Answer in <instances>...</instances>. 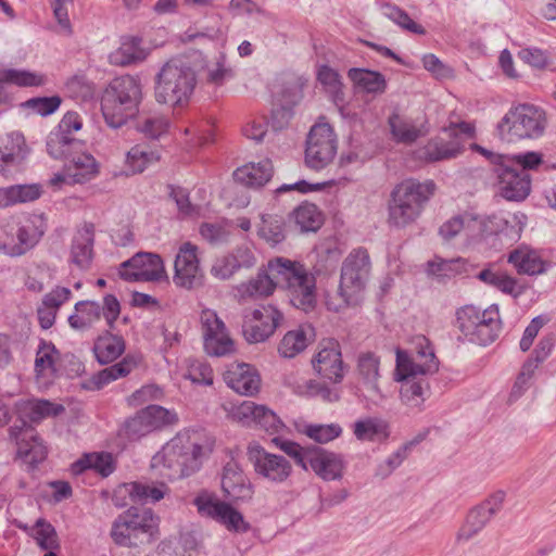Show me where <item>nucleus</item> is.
<instances>
[{"label":"nucleus","instance_id":"4be33fe9","mask_svg":"<svg viewBox=\"0 0 556 556\" xmlns=\"http://www.w3.org/2000/svg\"><path fill=\"white\" fill-rule=\"evenodd\" d=\"M314 371L323 379L339 383L344 377V363L340 344L336 340H324L319 343L312 358Z\"/></svg>","mask_w":556,"mask_h":556},{"label":"nucleus","instance_id":"412c9836","mask_svg":"<svg viewBox=\"0 0 556 556\" xmlns=\"http://www.w3.org/2000/svg\"><path fill=\"white\" fill-rule=\"evenodd\" d=\"M119 276L127 281H160L167 278L162 257L154 253H137L124 262Z\"/></svg>","mask_w":556,"mask_h":556},{"label":"nucleus","instance_id":"58836bf2","mask_svg":"<svg viewBox=\"0 0 556 556\" xmlns=\"http://www.w3.org/2000/svg\"><path fill=\"white\" fill-rule=\"evenodd\" d=\"M508 263H510L520 275L534 276L543 274L546 270V263L538 252L526 247L509 252Z\"/></svg>","mask_w":556,"mask_h":556},{"label":"nucleus","instance_id":"a878e982","mask_svg":"<svg viewBox=\"0 0 556 556\" xmlns=\"http://www.w3.org/2000/svg\"><path fill=\"white\" fill-rule=\"evenodd\" d=\"M306 466L324 480H336L342 477L344 462L342 457L333 452L323 448H312L306 454Z\"/></svg>","mask_w":556,"mask_h":556},{"label":"nucleus","instance_id":"603ef678","mask_svg":"<svg viewBox=\"0 0 556 556\" xmlns=\"http://www.w3.org/2000/svg\"><path fill=\"white\" fill-rule=\"evenodd\" d=\"M0 79L17 87H41L47 83V76L40 72L24 68L0 70Z\"/></svg>","mask_w":556,"mask_h":556},{"label":"nucleus","instance_id":"cd10ccee","mask_svg":"<svg viewBox=\"0 0 556 556\" xmlns=\"http://www.w3.org/2000/svg\"><path fill=\"white\" fill-rule=\"evenodd\" d=\"M131 513L134 526L132 539L137 540L138 546L150 544L159 536L160 518L150 508H128Z\"/></svg>","mask_w":556,"mask_h":556},{"label":"nucleus","instance_id":"0e129e2a","mask_svg":"<svg viewBox=\"0 0 556 556\" xmlns=\"http://www.w3.org/2000/svg\"><path fill=\"white\" fill-rule=\"evenodd\" d=\"M555 334L549 333L546 336H543L538 344L535 345L534 350L532 351L531 355L528 357V359L525 362L527 364L528 368L536 370V368L545 362L548 356L552 354L554 348H555Z\"/></svg>","mask_w":556,"mask_h":556},{"label":"nucleus","instance_id":"dca6fc26","mask_svg":"<svg viewBox=\"0 0 556 556\" xmlns=\"http://www.w3.org/2000/svg\"><path fill=\"white\" fill-rule=\"evenodd\" d=\"M445 132L452 139L450 142L433 139L420 151L419 157L426 161H441L457 156L465 143L473 139L475 127L469 123L451 124Z\"/></svg>","mask_w":556,"mask_h":556},{"label":"nucleus","instance_id":"e2e57ef3","mask_svg":"<svg viewBox=\"0 0 556 556\" xmlns=\"http://www.w3.org/2000/svg\"><path fill=\"white\" fill-rule=\"evenodd\" d=\"M199 233L210 243L225 241L230 235V224L227 220L207 222L199 227Z\"/></svg>","mask_w":556,"mask_h":556},{"label":"nucleus","instance_id":"c756f323","mask_svg":"<svg viewBox=\"0 0 556 556\" xmlns=\"http://www.w3.org/2000/svg\"><path fill=\"white\" fill-rule=\"evenodd\" d=\"M94 226L84 224L76 232L72 248L71 262L81 269L91 266L93 260Z\"/></svg>","mask_w":556,"mask_h":556},{"label":"nucleus","instance_id":"2eb2a0df","mask_svg":"<svg viewBox=\"0 0 556 556\" xmlns=\"http://www.w3.org/2000/svg\"><path fill=\"white\" fill-rule=\"evenodd\" d=\"M337 154V137L330 124L319 121L308 134L305 162L308 167L321 169L332 162Z\"/></svg>","mask_w":556,"mask_h":556},{"label":"nucleus","instance_id":"423d86ee","mask_svg":"<svg viewBox=\"0 0 556 556\" xmlns=\"http://www.w3.org/2000/svg\"><path fill=\"white\" fill-rule=\"evenodd\" d=\"M197 84L194 72L179 60H170L155 78V100L172 106H185Z\"/></svg>","mask_w":556,"mask_h":556},{"label":"nucleus","instance_id":"9d476101","mask_svg":"<svg viewBox=\"0 0 556 556\" xmlns=\"http://www.w3.org/2000/svg\"><path fill=\"white\" fill-rule=\"evenodd\" d=\"M47 230L43 214L23 213L13 216L5 225L8 241L3 249L11 256H21L33 250Z\"/></svg>","mask_w":556,"mask_h":556},{"label":"nucleus","instance_id":"5fc2aeb1","mask_svg":"<svg viewBox=\"0 0 556 556\" xmlns=\"http://www.w3.org/2000/svg\"><path fill=\"white\" fill-rule=\"evenodd\" d=\"M416 376L408 377L406 379H399L395 375V379L397 381H402L401 386V400L402 402L410 407V408H419L425 402V390L428 388V384L424 379H415Z\"/></svg>","mask_w":556,"mask_h":556},{"label":"nucleus","instance_id":"2f4dec72","mask_svg":"<svg viewBox=\"0 0 556 556\" xmlns=\"http://www.w3.org/2000/svg\"><path fill=\"white\" fill-rule=\"evenodd\" d=\"M67 175L75 184L88 182L100 174V164L96 157L88 152H74L65 163Z\"/></svg>","mask_w":556,"mask_h":556},{"label":"nucleus","instance_id":"9b49d317","mask_svg":"<svg viewBox=\"0 0 556 556\" xmlns=\"http://www.w3.org/2000/svg\"><path fill=\"white\" fill-rule=\"evenodd\" d=\"M121 315V303L113 294L103 296L102 306L96 301H78L74 305L73 313L67 321L72 329L86 331L96 326L103 316L110 330L115 328V323Z\"/></svg>","mask_w":556,"mask_h":556},{"label":"nucleus","instance_id":"69168bd1","mask_svg":"<svg viewBox=\"0 0 556 556\" xmlns=\"http://www.w3.org/2000/svg\"><path fill=\"white\" fill-rule=\"evenodd\" d=\"M287 382L290 387H292L294 392L300 395H320L324 400L327 401H331L332 397L337 399V394H333L330 390L312 379L303 380L302 382L295 380L292 381V377L290 376Z\"/></svg>","mask_w":556,"mask_h":556},{"label":"nucleus","instance_id":"e433bc0d","mask_svg":"<svg viewBox=\"0 0 556 556\" xmlns=\"http://www.w3.org/2000/svg\"><path fill=\"white\" fill-rule=\"evenodd\" d=\"M0 173L7 174L25 156V140L18 132H12L0 140Z\"/></svg>","mask_w":556,"mask_h":556},{"label":"nucleus","instance_id":"a19ab883","mask_svg":"<svg viewBox=\"0 0 556 556\" xmlns=\"http://www.w3.org/2000/svg\"><path fill=\"white\" fill-rule=\"evenodd\" d=\"M462 229H465L471 236L482 239L485 229L484 219L473 214H465L462 217L451 218L440 227V235L445 240H450Z\"/></svg>","mask_w":556,"mask_h":556},{"label":"nucleus","instance_id":"4468645a","mask_svg":"<svg viewBox=\"0 0 556 556\" xmlns=\"http://www.w3.org/2000/svg\"><path fill=\"white\" fill-rule=\"evenodd\" d=\"M173 282L185 290H194L204 285L199 247L190 241L182 242L174 261Z\"/></svg>","mask_w":556,"mask_h":556},{"label":"nucleus","instance_id":"473e14b6","mask_svg":"<svg viewBox=\"0 0 556 556\" xmlns=\"http://www.w3.org/2000/svg\"><path fill=\"white\" fill-rule=\"evenodd\" d=\"M457 323L460 331L470 341L484 343L485 311H481L473 305H466L457 312Z\"/></svg>","mask_w":556,"mask_h":556},{"label":"nucleus","instance_id":"4d7b16f0","mask_svg":"<svg viewBox=\"0 0 556 556\" xmlns=\"http://www.w3.org/2000/svg\"><path fill=\"white\" fill-rule=\"evenodd\" d=\"M486 522V508L479 505L472 508L460 529L457 533L458 542H467L473 539L480 531L483 530Z\"/></svg>","mask_w":556,"mask_h":556},{"label":"nucleus","instance_id":"680f3d73","mask_svg":"<svg viewBox=\"0 0 556 556\" xmlns=\"http://www.w3.org/2000/svg\"><path fill=\"white\" fill-rule=\"evenodd\" d=\"M428 271L438 277H452L468 273V269L464 258L443 260L438 257L428 263Z\"/></svg>","mask_w":556,"mask_h":556},{"label":"nucleus","instance_id":"ea45409f","mask_svg":"<svg viewBox=\"0 0 556 556\" xmlns=\"http://www.w3.org/2000/svg\"><path fill=\"white\" fill-rule=\"evenodd\" d=\"M185 143L190 148H201L215 141V119L212 116L192 121L184 129Z\"/></svg>","mask_w":556,"mask_h":556},{"label":"nucleus","instance_id":"7ed1b4c3","mask_svg":"<svg viewBox=\"0 0 556 556\" xmlns=\"http://www.w3.org/2000/svg\"><path fill=\"white\" fill-rule=\"evenodd\" d=\"M435 190L437 186L432 180L407 178L396 184L388 201V223L397 228L415 223Z\"/></svg>","mask_w":556,"mask_h":556},{"label":"nucleus","instance_id":"f704fd0d","mask_svg":"<svg viewBox=\"0 0 556 556\" xmlns=\"http://www.w3.org/2000/svg\"><path fill=\"white\" fill-rule=\"evenodd\" d=\"M17 455L28 465H36L47 457V447L34 429L27 427L21 430V438L17 440Z\"/></svg>","mask_w":556,"mask_h":556},{"label":"nucleus","instance_id":"c85d7f7f","mask_svg":"<svg viewBox=\"0 0 556 556\" xmlns=\"http://www.w3.org/2000/svg\"><path fill=\"white\" fill-rule=\"evenodd\" d=\"M314 340V328L308 324L299 325L283 334L278 344V353L283 358H293L304 352Z\"/></svg>","mask_w":556,"mask_h":556},{"label":"nucleus","instance_id":"bb28decb","mask_svg":"<svg viewBox=\"0 0 556 556\" xmlns=\"http://www.w3.org/2000/svg\"><path fill=\"white\" fill-rule=\"evenodd\" d=\"M61 358L60 353L51 342L41 341L35 358L37 382L48 387L56 377Z\"/></svg>","mask_w":556,"mask_h":556},{"label":"nucleus","instance_id":"37998d69","mask_svg":"<svg viewBox=\"0 0 556 556\" xmlns=\"http://www.w3.org/2000/svg\"><path fill=\"white\" fill-rule=\"evenodd\" d=\"M278 283L276 278L267 268V273H258L254 278L247 282H242L237 287L238 294L241 299H256L270 295Z\"/></svg>","mask_w":556,"mask_h":556},{"label":"nucleus","instance_id":"ddd939ff","mask_svg":"<svg viewBox=\"0 0 556 556\" xmlns=\"http://www.w3.org/2000/svg\"><path fill=\"white\" fill-rule=\"evenodd\" d=\"M285 317L278 307L271 304L260 305L245 311L242 334L249 343L267 341L282 324Z\"/></svg>","mask_w":556,"mask_h":556},{"label":"nucleus","instance_id":"774afa93","mask_svg":"<svg viewBox=\"0 0 556 556\" xmlns=\"http://www.w3.org/2000/svg\"><path fill=\"white\" fill-rule=\"evenodd\" d=\"M504 226L500 230L491 231L489 229V238L491 237V245L497 250L510 248L518 239L519 232L514 225L503 222Z\"/></svg>","mask_w":556,"mask_h":556},{"label":"nucleus","instance_id":"09e8293b","mask_svg":"<svg viewBox=\"0 0 556 556\" xmlns=\"http://www.w3.org/2000/svg\"><path fill=\"white\" fill-rule=\"evenodd\" d=\"M353 433L357 440L370 442L382 441L389 437L387 422L376 417L357 420L353 426Z\"/></svg>","mask_w":556,"mask_h":556},{"label":"nucleus","instance_id":"c03bdc74","mask_svg":"<svg viewBox=\"0 0 556 556\" xmlns=\"http://www.w3.org/2000/svg\"><path fill=\"white\" fill-rule=\"evenodd\" d=\"M92 350L99 363L110 364L124 353L125 341L122 337L108 331L97 338Z\"/></svg>","mask_w":556,"mask_h":556},{"label":"nucleus","instance_id":"b1692460","mask_svg":"<svg viewBox=\"0 0 556 556\" xmlns=\"http://www.w3.org/2000/svg\"><path fill=\"white\" fill-rule=\"evenodd\" d=\"M222 489L224 495L237 505L251 501L254 494L251 481L235 463L224 467Z\"/></svg>","mask_w":556,"mask_h":556},{"label":"nucleus","instance_id":"72a5a7b5","mask_svg":"<svg viewBox=\"0 0 556 556\" xmlns=\"http://www.w3.org/2000/svg\"><path fill=\"white\" fill-rule=\"evenodd\" d=\"M389 126L392 138L401 143H413L428 134V128L424 122H415L399 113L389 117Z\"/></svg>","mask_w":556,"mask_h":556},{"label":"nucleus","instance_id":"7c9ffc66","mask_svg":"<svg viewBox=\"0 0 556 556\" xmlns=\"http://www.w3.org/2000/svg\"><path fill=\"white\" fill-rule=\"evenodd\" d=\"M160 160L161 151L159 149L147 143H137L125 155L123 173L126 176L141 174Z\"/></svg>","mask_w":556,"mask_h":556},{"label":"nucleus","instance_id":"f257e3e1","mask_svg":"<svg viewBox=\"0 0 556 556\" xmlns=\"http://www.w3.org/2000/svg\"><path fill=\"white\" fill-rule=\"evenodd\" d=\"M214 440L201 430L178 433L151 460V466L168 480L189 476L213 451Z\"/></svg>","mask_w":556,"mask_h":556},{"label":"nucleus","instance_id":"79ce46f5","mask_svg":"<svg viewBox=\"0 0 556 556\" xmlns=\"http://www.w3.org/2000/svg\"><path fill=\"white\" fill-rule=\"evenodd\" d=\"M149 54V50L142 47L141 39L126 38L114 52L110 54V62L117 66H127L142 62Z\"/></svg>","mask_w":556,"mask_h":556},{"label":"nucleus","instance_id":"052dcab7","mask_svg":"<svg viewBox=\"0 0 556 556\" xmlns=\"http://www.w3.org/2000/svg\"><path fill=\"white\" fill-rule=\"evenodd\" d=\"M257 233L271 245L280 243L285 239L283 219L277 215H264Z\"/></svg>","mask_w":556,"mask_h":556},{"label":"nucleus","instance_id":"a18cd8bd","mask_svg":"<svg viewBox=\"0 0 556 556\" xmlns=\"http://www.w3.org/2000/svg\"><path fill=\"white\" fill-rule=\"evenodd\" d=\"M88 469L100 473L102 477H108L115 469L112 454L105 452L85 454L72 465V471L75 475H79Z\"/></svg>","mask_w":556,"mask_h":556},{"label":"nucleus","instance_id":"a211bd4d","mask_svg":"<svg viewBox=\"0 0 556 556\" xmlns=\"http://www.w3.org/2000/svg\"><path fill=\"white\" fill-rule=\"evenodd\" d=\"M415 345L417 349L415 358H410L403 350H396V376L399 379H406L438 370V362L428 339L417 337Z\"/></svg>","mask_w":556,"mask_h":556},{"label":"nucleus","instance_id":"20e7f679","mask_svg":"<svg viewBox=\"0 0 556 556\" xmlns=\"http://www.w3.org/2000/svg\"><path fill=\"white\" fill-rule=\"evenodd\" d=\"M142 101L140 80L131 75L115 77L101 97V112L108 126L119 128L135 117Z\"/></svg>","mask_w":556,"mask_h":556},{"label":"nucleus","instance_id":"8fccbe9b","mask_svg":"<svg viewBox=\"0 0 556 556\" xmlns=\"http://www.w3.org/2000/svg\"><path fill=\"white\" fill-rule=\"evenodd\" d=\"M291 218L302 232L316 231L324 223L319 208L315 204L307 202L299 205L292 212Z\"/></svg>","mask_w":556,"mask_h":556},{"label":"nucleus","instance_id":"6ab92c4d","mask_svg":"<svg viewBox=\"0 0 556 556\" xmlns=\"http://www.w3.org/2000/svg\"><path fill=\"white\" fill-rule=\"evenodd\" d=\"M193 503L201 516L218 521L229 531L245 532L249 529V523L244 521L241 513L230 504L217 500L214 495L201 493Z\"/></svg>","mask_w":556,"mask_h":556},{"label":"nucleus","instance_id":"864d4df0","mask_svg":"<svg viewBox=\"0 0 556 556\" xmlns=\"http://www.w3.org/2000/svg\"><path fill=\"white\" fill-rule=\"evenodd\" d=\"M316 79L324 91L336 102L343 100L344 85L341 75L328 65H319L316 71Z\"/></svg>","mask_w":556,"mask_h":556},{"label":"nucleus","instance_id":"1a4fd4ad","mask_svg":"<svg viewBox=\"0 0 556 556\" xmlns=\"http://www.w3.org/2000/svg\"><path fill=\"white\" fill-rule=\"evenodd\" d=\"M222 407L228 420L245 428L262 430L269 435H277L286 428L273 409L254 401H226Z\"/></svg>","mask_w":556,"mask_h":556},{"label":"nucleus","instance_id":"338daca9","mask_svg":"<svg viewBox=\"0 0 556 556\" xmlns=\"http://www.w3.org/2000/svg\"><path fill=\"white\" fill-rule=\"evenodd\" d=\"M309 439L317 443L326 444L341 435L342 429L337 424L307 425L303 431Z\"/></svg>","mask_w":556,"mask_h":556},{"label":"nucleus","instance_id":"49530a36","mask_svg":"<svg viewBox=\"0 0 556 556\" xmlns=\"http://www.w3.org/2000/svg\"><path fill=\"white\" fill-rule=\"evenodd\" d=\"M40 195L41 188L38 185H15L0 188V208L33 202Z\"/></svg>","mask_w":556,"mask_h":556},{"label":"nucleus","instance_id":"13d9d810","mask_svg":"<svg viewBox=\"0 0 556 556\" xmlns=\"http://www.w3.org/2000/svg\"><path fill=\"white\" fill-rule=\"evenodd\" d=\"M172 122L168 116L152 113L144 116L138 124V130L151 139H161L169 132Z\"/></svg>","mask_w":556,"mask_h":556},{"label":"nucleus","instance_id":"de8ad7c7","mask_svg":"<svg viewBox=\"0 0 556 556\" xmlns=\"http://www.w3.org/2000/svg\"><path fill=\"white\" fill-rule=\"evenodd\" d=\"M348 77L356 88L368 93H382L387 87L384 76L379 72L351 68L348 72Z\"/></svg>","mask_w":556,"mask_h":556},{"label":"nucleus","instance_id":"6e6d98bb","mask_svg":"<svg viewBox=\"0 0 556 556\" xmlns=\"http://www.w3.org/2000/svg\"><path fill=\"white\" fill-rule=\"evenodd\" d=\"M110 534L114 543L119 546L138 547L137 540L132 539L134 526L129 509L115 518Z\"/></svg>","mask_w":556,"mask_h":556},{"label":"nucleus","instance_id":"3c124183","mask_svg":"<svg viewBox=\"0 0 556 556\" xmlns=\"http://www.w3.org/2000/svg\"><path fill=\"white\" fill-rule=\"evenodd\" d=\"M20 414L31 422H38L43 418L56 416L64 410L62 405L46 400H29L18 406Z\"/></svg>","mask_w":556,"mask_h":556},{"label":"nucleus","instance_id":"0eeeda50","mask_svg":"<svg viewBox=\"0 0 556 556\" xmlns=\"http://www.w3.org/2000/svg\"><path fill=\"white\" fill-rule=\"evenodd\" d=\"M547 126L545 111L530 103L511 106L496 126L501 140L515 142L543 136Z\"/></svg>","mask_w":556,"mask_h":556},{"label":"nucleus","instance_id":"bf43d9fd","mask_svg":"<svg viewBox=\"0 0 556 556\" xmlns=\"http://www.w3.org/2000/svg\"><path fill=\"white\" fill-rule=\"evenodd\" d=\"M33 538L43 551L60 549L61 544L54 527L45 519H38L33 528Z\"/></svg>","mask_w":556,"mask_h":556},{"label":"nucleus","instance_id":"c9c22d12","mask_svg":"<svg viewBox=\"0 0 556 556\" xmlns=\"http://www.w3.org/2000/svg\"><path fill=\"white\" fill-rule=\"evenodd\" d=\"M141 358L137 355H126L121 362L106 367L96 375L89 381L90 388L100 390L109 383L128 376L140 364Z\"/></svg>","mask_w":556,"mask_h":556},{"label":"nucleus","instance_id":"4c0bfd02","mask_svg":"<svg viewBox=\"0 0 556 556\" xmlns=\"http://www.w3.org/2000/svg\"><path fill=\"white\" fill-rule=\"evenodd\" d=\"M271 176L273 165L267 159L257 163H248L233 173L236 181L249 187H261L269 181Z\"/></svg>","mask_w":556,"mask_h":556},{"label":"nucleus","instance_id":"f8f14e48","mask_svg":"<svg viewBox=\"0 0 556 556\" xmlns=\"http://www.w3.org/2000/svg\"><path fill=\"white\" fill-rule=\"evenodd\" d=\"M177 421L175 410L160 405H149L128 418L121 428V433L129 440H137Z\"/></svg>","mask_w":556,"mask_h":556},{"label":"nucleus","instance_id":"f03ea898","mask_svg":"<svg viewBox=\"0 0 556 556\" xmlns=\"http://www.w3.org/2000/svg\"><path fill=\"white\" fill-rule=\"evenodd\" d=\"M268 269L276 283L286 290L292 306L311 312L317 304L316 277L305 264L278 256L268 261Z\"/></svg>","mask_w":556,"mask_h":556},{"label":"nucleus","instance_id":"f3484780","mask_svg":"<svg viewBox=\"0 0 556 556\" xmlns=\"http://www.w3.org/2000/svg\"><path fill=\"white\" fill-rule=\"evenodd\" d=\"M204 350L208 355L226 356L236 351V344L230 337L225 323L216 312L205 308L201 312Z\"/></svg>","mask_w":556,"mask_h":556},{"label":"nucleus","instance_id":"393cba45","mask_svg":"<svg viewBox=\"0 0 556 556\" xmlns=\"http://www.w3.org/2000/svg\"><path fill=\"white\" fill-rule=\"evenodd\" d=\"M224 379L229 388L241 395H255L261 388V377L256 368L247 363L231 364Z\"/></svg>","mask_w":556,"mask_h":556},{"label":"nucleus","instance_id":"5701e85b","mask_svg":"<svg viewBox=\"0 0 556 556\" xmlns=\"http://www.w3.org/2000/svg\"><path fill=\"white\" fill-rule=\"evenodd\" d=\"M169 489L165 483L150 484L143 482H127L118 485L114 492L116 505L126 506L128 496L131 503H155L164 498Z\"/></svg>","mask_w":556,"mask_h":556},{"label":"nucleus","instance_id":"aec40b11","mask_svg":"<svg viewBox=\"0 0 556 556\" xmlns=\"http://www.w3.org/2000/svg\"><path fill=\"white\" fill-rule=\"evenodd\" d=\"M248 456L253 463L255 472L268 481L281 483L292 472V466L286 457L267 452L258 443L248 446Z\"/></svg>","mask_w":556,"mask_h":556},{"label":"nucleus","instance_id":"39448f33","mask_svg":"<svg viewBox=\"0 0 556 556\" xmlns=\"http://www.w3.org/2000/svg\"><path fill=\"white\" fill-rule=\"evenodd\" d=\"M369 273L368 252L362 248L351 251L342 264L338 294L327 298V307L330 311L340 312L350 305L357 304L366 287Z\"/></svg>","mask_w":556,"mask_h":556},{"label":"nucleus","instance_id":"6e6552de","mask_svg":"<svg viewBox=\"0 0 556 556\" xmlns=\"http://www.w3.org/2000/svg\"><path fill=\"white\" fill-rule=\"evenodd\" d=\"M489 179L497 193L508 201H523L531 191L530 175L513 168V161L501 153L489 151Z\"/></svg>","mask_w":556,"mask_h":556}]
</instances>
